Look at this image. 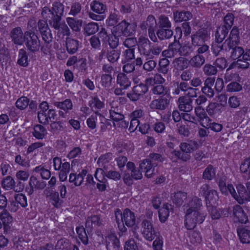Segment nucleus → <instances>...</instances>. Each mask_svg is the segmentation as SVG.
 Wrapping results in <instances>:
<instances>
[{"instance_id": "1", "label": "nucleus", "mask_w": 250, "mask_h": 250, "mask_svg": "<svg viewBox=\"0 0 250 250\" xmlns=\"http://www.w3.org/2000/svg\"><path fill=\"white\" fill-rule=\"evenodd\" d=\"M189 208L186 211L185 225L188 229H192L197 224L202 223L207 213L201 209L202 200L197 197H193L188 204Z\"/></svg>"}, {"instance_id": "2", "label": "nucleus", "mask_w": 250, "mask_h": 250, "mask_svg": "<svg viewBox=\"0 0 250 250\" xmlns=\"http://www.w3.org/2000/svg\"><path fill=\"white\" fill-rule=\"evenodd\" d=\"M239 39V30L237 27H234L230 32L229 38L224 42V46H228L226 48V55H228V53H230V57L234 60L241 59L244 53L243 48L237 46Z\"/></svg>"}, {"instance_id": "3", "label": "nucleus", "mask_w": 250, "mask_h": 250, "mask_svg": "<svg viewBox=\"0 0 250 250\" xmlns=\"http://www.w3.org/2000/svg\"><path fill=\"white\" fill-rule=\"evenodd\" d=\"M115 215L120 230L119 232L120 236L123 235V233L127 230L125 225L128 227H131L136 223V219L135 213L129 209L126 208L123 212L120 209H117L115 211Z\"/></svg>"}, {"instance_id": "4", "label": "nucleus", "mask_w": 250, "mask_h": 250, "mask_svg": "<svg viewBox=\"0 0 250 250\" xmlns=\"http://www.w3.org/2000/svg\"><path fill=\"white\" fill-rule=\"evenodd\" d=\"M138 48L141 55L149 59L155 58L161 53L163 48L161 46L152 45L146 38L141 36L138 42Z\"/></svg>"}, {"instance_id": "5", "label": "nucleus", "mask_w": 250, "mask_h": 250, "mask_svg": "<svg viewBox=\"0 0 250 250\" xmlns=\"http://www.w3.org/2000/svg\"><path fill=\"white\" fill-rule=\"evenodd\" d=\"M191 44L194 47H197L200 53H207L209 46L206 42L210 38V34L206 29L201 28L192 34L191 36Z\"/></svg>"}, {"instance_id": "6", "label": "nucleus", "mask_w": 250, "mask_h": 250, "mask_svg": "<svg viewBox=\"0 0 250 250\" xmlns=\"http://www.w3.org/2000/svg\"><path fill=\"white\" fill-rule=\"evenodd\" d=\"M236 188L237 192L232 184H230L228 188H229V193L239 204H243L245 201H250V197L246 196V190L244 185L238 184Z\"/></svg>"}, {"instance_id": "7", "label": "nucleus", "mask_w": 250, "mask_h": 250, "mask_svg": "<svg viewBox=\"0 0 250 250\" xmlns=\"http://www.w3.org/2000/svg\"><path fill=\"white\" fill-rule=\"evenodd\" d=\"M137 25L135 23H129L123 20L114 27L115 33L120 36H130L135 34Z\"/></svg>"}, {"instance_id": "8", "label": "nucleus", "mask_w": 250, "mask_h": 250, "mask_svg": "<svg viewBox=\"0 0 250 250\" xmlns=\"http://www.w3.org/2000/svg\"><path fill=\"white\" fill-rule=\"evenodd\" d=\"M25 45L31 52H35L40 48V41L38 36L33 32L25 31Z\"/></svg>"}, {"instance_id": "9", "label": "nucleus", "mask_w": 250, "mask_h": 250, "mask_svg": "<svg viewBox=\"0 0 250 250\" xmlns=\"http://www.w3.org/2000/svg\"><path fill=\"white\" fill-rule=\"evenodd\" d=\"M141 226V231L144 238L147 241H152L156 237V232L152 222L144 219L142 221Z\"/></svg>"}, {"instance_id": "10", "label": "nucleus", "mask_w": 250, "mask_h": 250, "mask_svg": "<svg viewBox=\"0 0 250 250\" xmlns=\"http://www.w3.org/2000/svg\"><path fill=\"white\" fill-rule=\"evenodd\" d=\"M110 118L114 121L121 120L124 119V115L122 113V104L117 100H113L109 103Z\"/></svg>"}, {"instance_id": "11", "label": "nucleus", "mask_w": 250, "mask_h": 250, "mask_svg": "<svg viewBox=\"0 0 250 250\" xmlns=\"http://www.w3.org/2000/svg\"><path fill=\"white\" fill-rule=\"evenodd\" d=\"M232 217L234 222L246 224L249 221V217L242 208L238 205H234L232 210Z\"/></svg>"}, {"instance_id": "12", "label": "nucleus", "mask_w": 250, "mask_h": 250, "mask_svg": "<svg viewBox=\"0 0 250 250\" xmlns=\"http://www.w3.org/2000/svg\"><path fill=\"white\" fill-rule=\"evenodd\" d=\"M1 186L5 190L13 189L16 192H20L24 188V186L21 182H19L17 185L15 186V181L10 176H7L3 179Z\"/></svg>"}, {"instance_id": "13", "label": "nucleus", "mask_w": 250, "mask_h": 250, "mask_svg": "<svg viewBox=\"0 0 250 250\" xmlns=\"http://www.w3.org/2000/svg\"><path fill=\"white\" fill-rule=\"evenodd\" d=\"M28 185L29 188L26 189L28 195L32 194L35 190L43 189L46 186L45 182L38 180L34 175L30 176Z\"/></svg>"}, {"instance_id": "14", "label": "nucleus", "mask_w": 250, "mask_h": 250, "mask_svg": "<svg viewBox=\"0 0 250 250\" xmlns=\"http://www.w3.org/2000/svg\"><path fill=\"white\" fill-rule=\"evenodd\" d=\"M169 99L166 97L152 100L149 104V108L152 110H164L168 107Z\"/></svg>"}, {"instance_id": "15", "label": "nucleus", "mask_w": 250, "mask_h": 250, "mask_svg": "<svg viewBox=\"0 0 250 250\" xmlns=\"http://www.w3.org/2000/svg\"><path fill=\"white\" fill-rule=\"evenodd\" d=\"M155 163L152 164L149 159H146L141 161L140 164L139 168L145 172V176L146 177L150 178L155 174Z\"/></svg>"}, {"instance_id": "16", "label": "nucleus", "mask_w": 250, "mask_h": 250, "mask_svg": "<svg viewBox=\"0 0 250 250\" xmlns=\"http://www.w3.org/2000/svg\"><path fill=\"white\" fill-rule=\"evenodd\" d=\"M147 91V87L146 84L140 83L134 86L133 88L132 92L130 93H128L127 96L131 101H136Z\"/></svg>"}, {"instance_id": "17", "label": "nucleus", "mask_w": 250, "mask_h": 250, "mask_svg": "<svg viewBox=\"0 0 250 250\" xmlns=\"http://www.w3.org/2000/svg\"><path fill=\"white\" fill-rule=\"evenodd\" d=\"M10 36L12 42L18 45H22L25 39V32H23L20 27L13 28L10 32Z\"/></svg>"}, {"instance_id": "18", "label": "nucleus", "mask_w": 250, "mask_h": 250, "mask_svg": "<svg viewBox=\"0 0 250 250\" xmlns=\"http://www.w3.org/2000/svg\"><path fill=\"white\" fill-rule=\"evenodd\" d=\"M195 112L199 117L200 125L207 128H209L211 125V120L207 115L204 110L200 106L195 107Z\"/></svg>"}, {"instance_id": "19", "label": "nucleus", "mask_w": 250, "mask_h": 250, "mask_svg": "<svg viewBox=\"0 0 250 250\" xmlns=\"http://www.w3.org/2000/svg\"><path fill=\"white\" fill-rule=\"evenodd\" d=\"M105 244L107 250H120V241L115 233H111L106 237Z\"/></svg>"}, {"instance_id": "20", "label": "nucleus", "mask_w": 250, "mask_h": 250, "mask_svg": "<svg viewBox=\"0 0 250 250\" xmlns=\"http://www.w3.org/2000/svg\"><path fill=\"white\" fill-rule=\"evenodd\" d=\"M57 114L54 109H49L47 113L38 112V118L40 123L44 125L48 124L49 122H52L56 120Z\"/></svg>"}, {"instance_id": "21", "label": "nucleus", "mask_w": 250, "mask_h": 250, "mask_svg": "<svg viewBox=\"0 0 250 250\" xmlns=\"http://www.w3.org/2000/svg\"><path fill=\"white\" fill-rule=\"evenodd\" d=\"M215 79L214 77H208L204 82V86L202 88V92L209 98H212L214 95V91L212 88Z\"/></svg>"}, {"instance_id": "22", "label": "nucleus", "mask_w": 250, "mask_h": 250, "mask_svg": "<svg viewBox=\"0 0 250 250\" xmlns=\"http://www.w3.org/2000/svg\"><path fill=\"white\" fill-rule=\"evenodd\" d=\"M197 54L192 57L188 61V64L195 68H200L205 62V58L202 55L204 53H199L196 50Z\"/></svg>"}, {"instance_id": "23", "label": "nucleus", "mask_w": 250, "mask_h": 250, "mask_svg": "<svg viewBox=\"0 0 250 250\" xmlns=\"http://www.w3.org/2000/svg\"><path fill=\"white\" fill-rule=\"evenodd\" d=\"M180 44L178 42H174L171 44L167 50L162 51L163 56L167 58H171L175 56H180Z\"/></svg>"}, {"instance_id": "24", "label": "nucleus", "mask_w": 250, "mask_h": 250, "mask_svg": "<svg viewBox=\"0 0 250 250\" xmlns=\"http://www.w3.org/2000/svg\"><path fill=\"white\" fill-rule=\"evenodd\" d=\"M178 106L181 111L189 112L192 109V100L187 96H182L178 99Z\"/></svg>"}, {"instance_id": "25", "label": "nucleus", "mask_w": 250, "mask_h": 250, "mask_svg": "<svg viewBox=\"0 0 250 250\" xmlns=\"http://www.w3.org/2000/svg\"><path fill=\"white\" fill-rule=\"evenodd\" d=\"M87 171L83 169L78 174L71 173L69 176V182L73 183L75 186L78 187L82 185L84 177L86 176Z\"/></svg>"}, {"instance_id": "26", "label": "nucleus", "mask_w": 250, "mask_h": 250, "mask_svg": "<svg viewBox=\"0 0 250 250\" xmlns=\"http://www.w3.org/2000/svg\"><path fill=\"white\" fill-rule=\"evenodd\" d=\"M173 67L178 70H183L187 68L188 65V60L184 57H178L172 62Z\"/></svg>"}, {"instance_id": "27", "label": "nucleus", "mask_w": 250, "mask_h": 250, "mask_svg": "<svg viewBox=\"0 0 250 250\" xmlns=\"http://www.w3.org/2000/svg\"><path fill=\"white\" fill-rule=\"evenodd\" d=\"M102 224V219H101L100 216L94 215L87 218L85 223V227L87 229H91Z\"/></svg>"}, {"instance_id": "28", "label": "nucleus", "mask_w": 250, "mask_h": 250, "mask_svg": "<svg viewBox=\"0 0 250 250\" xmlns=\"http://www.w3.org/2000/svg\"><path fill=\"white\" fill-rule=\"evenodd\" d=\"M198 147V143L194 141H190L188 142L181 143L180 145V149L186 153H190Z\"/></svg>"}, {"instance_id": "29", "label": "nucleus", "mask_w": 250, "mask_h": 250, "mask_svg": "<svg viewBox=\"0 0 250 250\" xmlns=\"http://www.w3.org/2000/svg\"><path fill=\"white\" fill-rule=\"evenodd\" d=\"M89 105L91 109L95 112V113L104 106V104L103 101H101L97 96H94L91 98L89 102Z\"/></svg>"}, {"instance_id": "30", "label": "nucleus", "mask_w": 250, "mask_h": 250, "mask_svg": "<svg viewBox=\"0 0 250 250\" xmlns=\"http://www.w3.org/2000/svg\"><path fill=\"white\" fill-rule=\"evenodd\" d=\"M66 50L70 54L75 53L78 49L79 42L77 40L70 37L66 38Z\"/></svg>"}, {"instance_id": "31", "label": "nucleus", "mask_w": 250, "mask_h": 250, "mask_svg": "<svg viewBox=\"0 0 250 250\" xmlns=\"http://www.w3.org/2000/svg\"><path fill=\"white\" fill-rule=\"evenodd\" d=\"M240 170L243 177L250 179V155L241 163Z\"/></svg>"}, {"instance_id": "32", "label": "nucleus", "mask_w": 250, "mask_h": 250, "mask_svg": "<svg viewBox=\"0 0 250 250\" xmlns=\"http://www.w3.org/2000/svg\"><path fill=\"white\" fill-rule=\"evenodd\" d=\"M173 18L175 22L187 21L191 19L192 14L188 11H176L173 13Z\"/></svg>"}, {"instance_id": "33", "label": "nucleus", "mask_w": 250, "mask_h": 250, "mask_svg": "<svg viewBox=\"0 0 250 250\" xmlns=\"http://www.w3.org/2000/svg\"><path fill=\"white\" fill-rule=\"evenodd\" d=\"M240 241L242 243L250 242V230L243 228H239L237 229Z\"/></svg>"}, {"instance_id": "34", "label": "nucleus", "mask_w": 250, "mask_h": 250, "mask_svg": "<svg viewBox=\"0 0 250 250\" xmlns=\"http://www.w3.org/2000/svg\"><path fill=\"white\" fill-rule=\"evenodd\" d=\"M117 83L119 84L120 87L126 89L130 86L131 81L126 74L120 73L117 77Z\"/></svg>"}, {"instance_id": "35", "label": "nucleus", "mask_w": 250, "mask_h": 250, "mask_svg": "<svg viewBox=\"0 0 250 250\" xmlns=\"http://www.w3.org/2000/svg\"><path fill=\"white\" fill-rule=\"evenodd\" d=\"M229 30L225 26L218 27L215 33L216 42L218 43L222 42L227 36Z\"/></svg>"}, {"instance_id": "36", "label": "nucleus", "mask_w": 250, "mask_h": 250, "mask_svg": "<svg viewBox=\"0 0 250 250\" xmlns=\"http://www.w3.org/2000/svg\"><path fill=\"white\" fill-rule=\"evenodd\" d=\"M207 206L215 205L218 200L217 192L215 190H210L205 197Z\"/></svg>"}, {"instance_id": "37", "label": "nucleus", "mask_w": 250, "mask_h": 250, "mask_svg": "<svg viewBox=\"0 0 250 250\" xmlns=\"http://www.w3.org/2000/svg\"><path fill=\"white\" fill-rule=\"evenodd\" d=\"M121 55L120 51L115 49H107L106 53V58L110 63L116 62L119 59Z\"/></svg>"}, {"instance_id": "38", "label": "nucleus", "mask_w": 250, "mask_h": 250, "mask_svg": "<svg viewBox=\"0 0 250 250\" xmlns=\"http://www.w3.org/2000/svg\"><path fill=\"white\" fill-rule=\"evenodd\" d=\"M126 168L128 170L130 171L131 175L134 179L138 180L142 179L143 177L142 172L136 168L135 165L133 162H128L126 165Z\"/></svg>"}, {"instance_id": "39", "label": "nucleus", "mask_w": 250, "mask_h": 250, "mask_svg": "<svg viewBox=\"0 0 250 250\" xmlns=\"http://www.w3.org/2000/svg\"><path fill=\"white\" fill-rule=\"evenodd\" d=\"M47 132L46 128L41 125H36L34 127L32 134L37 139H42L46 135Z\"/></svg>"}, {"instance_id": "40", "label": "nucleus", "mask_w": 250, "mask_h": 250, "mask_svg": "<svg viewBox=\"0 0 250 250\" xmlns=\"http://www.w3.org/2000/svg\"><path fill=\"white\" fill-rule=\"evenodd\" d=\"M103 169L101 168H97L94 174L95 178L100 182L99 183L97 184V188L101 191H104L106 188V185L102 182L103 179Z\"/></svg>"}, {"instance_id": "41", "label": "nucleus", "mask_w": 250, "mask_h": 250, "mask_svg": "<svg viewBox=\"0 0 250 250\" xmlns=\"http://www.w3.org/2000/svg\"><path fill=\"white\" fill-rule=\"evenodd\" d=\"M171 208V205L166 204H164L163 207L160 209L159 217L160 221L162 223H164L167 220L169 214V209Z\"/></svg>"}, {"instance_id": "42", "label": "nucleus", "mask_w": 250, "mask_h": 250, "mask_svg": "<svg viewBox=\"0 0 250 250\" xmlns=\"http://www.w3.org/2000/svg\"><path fill=\"white\" fill-rule=\"evenodd\" d=\"M54 105L60 109H62L66 113L72 109L73 104L69 99H66L62 102H54Z\"/></svg>"}, {"instance_id": "43", "label": "nucleus", "mask_w": 250, "mask_h": 250, "mask_svg": "<svg viewBox=\"0 0 250 250\" xmlns=\"http://www.w3.org/2000/svg\"><path fill=\"white\" fill-rule=\"evenodd\" d=\"M100 83L105 89L108 90L112 86L113 78L110 74H103L101 77Z\"/></svg>"}, {"instance_id": "44", "label": "nucleus", "mask_w": 250, "mask_h": 250, "mask_svg": "<svg viewBox=\"0 0 250 250\" xmlns=\"http://www.w3.org/2000/svg\"><path fill=\"white\" fill-rule=\"evenodd\" d=\"M112 159V154L107 153L101 156L97 161V163L100 167H103L106 169L108 167V164Z\"/></svg>"}, {"instance_id": "45", "label": "nucleus", "mask_w": 250, "mask_h": 250, "mask_svg": "<svg viewBox=\"0 0 250 250\" xmlns=\"http://www.w3.org/2000/svg\"><path fill=\"white\" fill-rule=\"evenodd\" d=\"M66 22L72 30L75 32H79L82 25V21L76 20L73 18L68 17L66 19Z\"/></svg>"}, {"instance_id": "46", "label": "nucleus", "mask_w": 250, "mask_h": 250, "mask_svg": "<svg viewBox=\"0 0 250 250\" xmlns=\"http://www.w3.org/2000/svg\"><path fill=\"white\" fill-rule=\"evenodd\" d=\"M156 25V21L155 17L152 15H149L146 21L141 24V28L143 30L146 29H151L155 28Z\"/></svg>"}, {"instance_id": "47", "label": "nucleus", "mask_w": 250, "mask_h": 250, "mask_svg": "<svg viewBox=\"0 0 250 250\" xmlns=\"http://www.w3.org/2000/svg\"><path fill=\"white\" fill-rule=\"evenodd\" d=\"M169 61L167 58H163L159 62V67L158 71L164 75H166L169 71Z\"/></svg>"}, {"instance_id": "48", "label": "nucleus", "mask_w": 250, "mask_h": 250, "mask_svg": "<svg viewBox=\"0 0 250 250\" xmlns=\"http://www.w3.org/2000/svg\"><path fill=\"white\" fill-rule=\"evenodd\" d=\"M90 8L91 10L99 14L104 13L106 9L105 5L96 0L91 2L90 4Z\"/></svg>"}, {"instance_id": "49", "label": "nucleus", "mask_w": 250, "mask_h": 250, "mask_svg": "<svg viewBox=\"0 0 250 250\" xmlns=\"http://www.w3.org/2000/svg\"><path fill=\"white\" fill-rule=\"evenodd\" d=\"M226 181L227 177L224 175H222L218 180V184L221 192L225 195H228L229 191V188H228L230 184H229L227 186Z\"/></svg>"}, {"instance_id": "50", "label": "nucleus", "mask_w": 250, "mask_h": 250, "mask_svg": "<svg viewBox=\"0 0 250 250\" xmlns=\"http://www.w3.org/2000/svg\"><path fill=\"white\" fill-rule=\"evenodd\" d=\"M216 174V169L212 165H208L203 172L202 177L208 180H211Z\"/></svg>"}, {"instance_id": "51", "label": "nucleus", "mask_w": 250, "mask_h": 250, "mask_svg": "<svg viewBox=\"0 0 250 250\" xmlns=\"http://www.w3.org/2000/svg\"><path fill=\"white\" fill-rule=\"evenodd\" d=\"M32 171L40 174L42 178L45 180L48 179L51 176L50 171L42 165L36 167L32 170Z\"/></svg>"}, {"instance_id": "52", "label": "nucleus", "mask_w": 250, "mask_h": 250, "mask_svg": "<svg viewBox=\"0 0 250 250\" xmlns=\"http://www.w3.org/2000/svg\"><path fill=\"white\" fill-rule=\"evenodd\" d=\"M210 216L213 220L219 219L222 215V210L217 208L215 205H210L207 207Z\"/></svg>"}, {"instance_id": "53", "label": "nucleus", "mask_w": 250, "mask_h": 250, "mask_svg": "<svg viewBox=\"0 0 250 250\" xmlns=\"http://www.w3.org/2000/svg\"><path fill=\"white\" fill-rule=\"evenodd\" d=\"M99 28L97 23L91 22L86 24L84 27V33L87 35H91L96 33Z\"/></svg>"}, {"instance_id": "54", "label": "nucleus", "mask_w": 250, "mask_h": 250, "mask_svg": "<svg viewBox=\"0 0 250 250\" xmlns=\"http://www.w3.org/2000/svg\"><path fill=\"white\" fill-rule=\"evenodd\" d=\"M157 35L161 40L168 39L173 35V31L170 28H161L158 30Z\"/></svg>"}, {"instance_id": "55", "label": "nucleus", "mask_w": 250, "mask_h": 250, "mask_svg": "<svg viewBox=\"0 0 250 250\" xmlns=\"http://www.w3.org/2000/svg\"><path fill=\"white\" fill-rule=\"evenodd\" d=\"M120 35H116L115 33V29L112 31V34H110L107 41V43L111 48L115 49L117 47L119 43L118 37Z\"/></svg>"}, {"instance_id": "56", "label": "nucleus", "mask_w": 250, "mask_h": 250, "mask_svg": "<svg viewBox=\"0 0 250 250\" xmlns=\"http://www.w3.org/2000/svg\"><path fill=\"white\" fill-rule=\"evenodd\" d=\"M187 193L184 192L179 191L176 193L172 197V200L174 204L177 206H181L184 201L187 199Z\"/></svg>"}, {"instance_id": "57", "label": "nucleus", "mask_w": 250, "mask_h": 250, "mask_svg": "<svg viewBox=\"0 0 250 250\" xmlns=\"http://www.w3.org/2000/svg\"><path fill=\"white\" fill-rule=\"evenodd\" d=\"M18 63L23 67H26L28 64L27 53L26 51L23 49H21L19 50Z\"/></svg>"}, {"instance_id": "58", "label": "nucleus", "mask_w": 250, "mask_h": 250, "mask_svg": "<svg viewBox=\"0 0 250 250\" xmlns=\"http://www.w3.org/2000/svg\"><path fill=\"white\" fill-rule=\"evenodd\" d=\"M54 16L62 17L64 12V6L60 2H55L51 8Z\"/></svg>"}, {"instance_id": "59", "label": "nucleus", "mask_w": 250, "mask_h": 250, "mask_svg": "<svg viewBox=\"0 0 250 250\" xmlns=\"http://www.w3.org/2000/svg\"><path fill=\"white\" fill-rule=\"evenodd\" d=\"M134 48L127 49L123 52V59L122 62L125 63L135 58Z\"/></svg>"}, {"instance_id": "60", "label": "nucleus", "mask_w": 250, "mask_h": 250, "mask_svg": "<svg viewBox=\"0 0 250 250\" xmlns=\"http://www.w3.org/2000/svg\"><path fill=\"white\" fill-rule=\"evenodd\" d=\"M158 25L161 28H170L171 23L168 17L165 15H161L158 18Z\"/></svg>"}, {"instance_id": "61", "label": "nucleus", "mask_w": 250, "mask_h": 250, "mask_svg": "<svg viewBox=\"0 0 250 250\" xmlns=\"http://www.w3.org/2000/svg\"><path fill=\"white\" fill-rule=\"evenodd\" d=\"M146 62L143 64V68L146 71H151L154 69L157 65L155 58L149 59L145 57Z\"/></svg>"}, {"instance_id": "62", "label": "nucleus", "mask_w": 250, "mask_h": 250, "mask_svg": "<svg viewBox=\"0 0 250 250\" xmlns=\"http://www.w3.org/2000/svg\"><path fill=\"white\" fill-rule=\"evenodd\" d=\"M191 30V29L188 22H184L182 24V28L180 27H176L175 29L176 34L179 33L180 38L182 36V32L184 33L185 36H188L190 34Z\"/></svg>"}, {"instance_id": "63", "label": "nucleus", "mask_w": 250, "mask_h": 250, "mask_svg": "<svg viewBox=\"0 0 250 250\" xmlns=\"http://www.w3.org/2000/svg\"><path fill=\"white\" fill-rule=\"evenodd\" d=\"M76 231L79 239L84 245H87L88 242V237L85 232V229L83 227L76 228Z\"/></svg>"}, {"instance_id": "64", "label": "nucleus", "mask_w": 250, "mask_h": 250, "mask_svg": "<svg viewBox=\"0 0 250 250\" xmlns=\"http://www.w3.org/2000/svg\"><path fill=\"white\" fill-rule=\"evenodd\" d=\"M29 99L26 97L22 96L19 98L16 102V107L20 109L23 110L27 107L29 104Z\"/></svg>"}]
</instances>
